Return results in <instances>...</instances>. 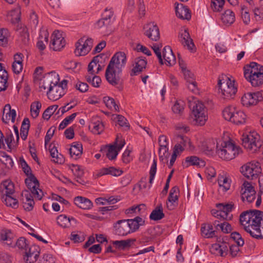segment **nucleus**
<instances>
[{
	"mask_svg": "<svg viewBox=\"0 0 263 263\" xmlns=\"http://www.w3.org/2000/svg\"><path fill=\"white\" fill-rule=\"evenodd\" d=\"M41 107L42 104L40 101H35L31 103L30 105V112L33 118H36L38 117Z\"/></svg>",
	"mask_w": 263,
	"mask_h": 263,
	"instance_id": "37998d69",
	"label": "nucleus"
},
{
	"mask_svg": "<svg viewBox=\"0 0 263 263\" xmlns=\"http://www.w3.org/2000/svg\"><path fill=\"white\" fill-rule=\"evenodd\" d=\"M126 63V56L124 52H117L111 58L105 71L107 81L118 89H123V80L121 78L122 69Z\"/></svg>",
	"mask_w": 263,
	"mask_h": 263,
	"instance_id": "f257e3e1",
	"label": "nucleus"
},
{
	"mask_svg": "<svg viewBox=\"0 0 263 263\" xmlns=\"http://www.w3.org/2000/svg\"><path fill=\"white\" fill-rule=\"evenodd\" d=\"M242 143L245 148L252 153L257 152L262 145L260 136L255 132L243 135Z\"/></svg>",
	"mask_w": 263,
	"mask_h": 263,
	"instance_id": "0eeeda50",
	"label": "nucleus"
},
{
	"mask_svg": "<svg viewBox=\"0 0 263 263\" xmlns=\"http://www.w3.org/2000/svg\"><path fill=\"white\" fill-rule=\"evenodd\" d=\"M114 12L112 8H106L102 14V18L113 22Z\"/></svg>",
	"mask_w": 263,
	"mask_h": 263,
	"instance_id": "bf43d9fd",
	"label": "nucleus"
},
{
	"mask_svg": "<svg viewBox=\"0 0 263 263\" xmlns=\"http://www.w3.org/2000/svg\"><path fill=\"white\" fill-rule=\"evenodd\" d=\"M242 153L241 148L230 138L228 133H223L221 139L217 140L216 155L222 160L230 161Z\"/></svg>",
	"mask_w": 263,
	"mask_h": 263,
	"instance_id": "7ed1b4c3",
	"label": "nucleus"
},
{
	"mask_svg": "<svg viewBox=\"0 0 263 263\" xmlns=\"http://www.w3.org/2000/svg\"><path fill=\"white\" fill-rule=\"evenodd\" d=\"M178 37L179 41L184 47H186L191 52L195 51V45L187 30H184L180 32Z\"/></svg>",
	"mask_w": 263,
	"mask_h": 263,
	"instance_id": "f3484780",
	"label": "nucleus"
},
{
	"mask_svg": "<svg viewBox=\"0 0 263 263\" xmlns=\"http://www.w3.org/2000/svg\"><path fill=\"white\" fill-rule=\"evenodd\" d=\"M77 113H73L71 115L65 118L60 124L59 129L61 130L64 129L73 120L76 118Z\"/></svg>",
	"mask_w": 263,
	"mask_h": 263,
	"instance_id": "3c124183",
	"label": "nucleus"
},
{
	"mask_svg": "<svg viewBox=\"0 0 263 263\" xmlns=\"http://www.w3.org/2000/svg\"><path fill=\"white\" fill-rule=\"evenodd\" d=\"M260 65L255 62H251L248 67H244V72H248V70L255 71V72H262L260 68H259Z\"/></svg>",
	"mask_w": 263,
	"mask_h": 263,
	"instance_id": "680f3d73",
	"label": "nucleus"
},
{
	"mask_svg": "<svg viewBox=\"0 0 263 263\" xmlns=\"http://www.w3.org/2000/svg\"><path fill=\"white\" fill-rule=\"evenodd\" d=\"M66 45V41L59 31H55L51 35L50 48L54 51H60Z\"/></svg>",
	"mask_w": 263,
	"mask_h": 263,
	"instance_id": "9b49d317",
	"label": "nucleus"
},
{
	"mask_svg": "<svg viewBox=\"0 0 263 263\" xmlns=\"http://www.w3.org/2000/svg\"><path fill=\"white\" fill-rule=\"evenodd\" d=\"M112 23V21L101 18L96 23V27L102 29L105 33H108L111 30L110 26Z\"/></svg>",
	"mask_w": 263,
	"mask_h": 263,
	"instance_id": "e433bc0d",
	"label": "nucleus"
},
{
	"mask_svg": "<svg viewBox=\"0 0 263 263\" xmlns=\"http://www.w3.org/2000/svg\"><path fill=\"white\" fill-rule=\"evenodd\" d=\"M173 111L175 114H181L184 109V103L183 102L177 101L172 108Z\"/></svg>",
	"mask_w": 263,
	"mask_h": 263,
	"instance_id": "4d7b16f0",
	"label": "nucleus"
},
{
	"mask_svg": "<svg viewBox=\"0 0 263 263\" xmlns=\"http://www.w3.org/2000/svg\"><path fill=\"white\" fill-rule=\"evenodd\" d=\"M1 240L3 241H6V243L8 246H11L13 244V234L9 230H4L1 233Z\"/></svg>",
	"mask_w": 263,
	"mask_h": 263,
	"instance_id": "58836bf2",
	"label": "nucleus"
},
{
	"mask_svg": "<svg viewBox=\"0 0 263 263\" xmlns=\"http://www.w3.org/2000/svg\"><path fill=\"white\" fill-rule=\"evenodd\" d=\"M229 245L224 242L220 243H215V254L222 257L226 256L228 254Z\"/></svg>",
	"mask_w": 263,
	"mask_h": 263,
	"instance_id": "f704fd0d",
	"label": "nucleus"
},
{
	"mask_svg": "<svg viewBox=\"0 0 263 263\" xmlns=\"http://www.w3.org/2000/svg\"><path fill=\"white\" fill-rule=\"evenodd\" d=\"M135 241L136 239L130 238L126 240L114 241L112 244L115 245L119 249L124 250L130 248Z\"/></svg>",
	"mask_w": 263,
	"mask_h": 263,
	"instance_id": "473e14b6",
	"label": "nucleus"
},
{
	"mask_svg": "<svg viewBox=\"0 0 263 263\" xmlns=\"http://www.w3.org/2000/svg\"><path fill=\"white\" fill-rule=\"evenodd\" d=\"M189 106L192 110L191 116L195 124L203 125L207 120L206 111L204 104L199 101H189Z\"/></svg>",
	"mask_w": 263,
	"mask_h": 263,
	"instance_id": "423d86ee",
	"label": "nucleus"
},
{
	"mask_svg": "<svg viewBox=\"0 0 263 263\" xmlns=\"http://www.w3.org/2000/svg\"><path fill=\"white\" fill-rule=\"evenodd\" d=\"M114 230L115 234L119 236H124L130 233V228L125 219L120 220L115 223Z\"/></svg>",
	"mask_w": 263,
	"mask_h": 263,
	"instance_id": "dca6fc26",
	"label": "nucleus"
},
{
	"mask_svg": "<svg viewBox=\"0 0 263 263\" xmlns=\"http://www.w3.org/2000/svg\"><path fill=\"white\" fill-rule=\"evenodd\" d=\"M22 195L23 197L22 200L24 210L26 211H32L34 207V201L31 194L28 191H25L22 193Z\"/></svg>",
	"mask_w": 263,
	"mask_h": 263,
	"instance_id": "5701e85b",
	"label": "nucleus"
},
{
	"mask_svg": "<svg viewBox=\"0 0 263 263\" xmlns=\"http://www.w3.org/2000/svg\"><path fill=\"white\" fill-rule=\"evenodd\" d=\"M82 152L83 147L81 142H75L72 143L71 147L69 149V153L71 157L77 160L81 156Z\"/></svg>",
	"mask_w": 263,
	"mask_h": 263,
	"instance_id": "cd10ccee",
	"label": "nucleus"
},
{
	"mask_svg": "<svg viewBox=\"0 0 263 263\" xmlns=\"http://www.w3.org/2000/svg\"><path fill=\"white\" fill-rule=\"evenodd\" d=\"M168 148L167 146L160 147L159 150V158L161 161H163L164 158H167L169 156L168 152Z\"/></svg>",
	"mask_w": 263,
	"mask_h": 263,
	"instance_id": "052dcab7",
	"label": "nucleus"
},
{
	"mask_svg": "<svg viewBox=\"0 0 263 263\" xmlns=\"http://www.w3.org/2000/svg\"><path fill=\"white\" fill-rule=\"evenodd\" d=\"M57 222L59 226L63 228H68L70 227L69 217L65 215H60L57 217Z\"/></svg>",
	"mask_w": 263,
	"mask_h": 263,
	"instance_id": "8fccbe9b",
	"label": "nucleus"
},
{
	"mask_svg": "<svg viewBox=\"0 0 263 263\" xmlns=\"http://www.w3.org/2000/svg\"><path fill=\"white\" fill-rule=\"evenodd\" d=\"M217 79V93L220 99L226 101L233 99L237 92L235 80L224 74L219 75Z\"/></svg>",
	"mask_w": 263,
	"mask_h": 263,
	"instance_id": "20e7f679",
	"label": "nucleus"
},
{
	"mask_svg": "<svg viewBox=\"0 0 263 263\" xmlns=\"http://www.w3.org/2000/svg\"><path fill=\"white\" fill-rule=\"evenodd\" d=\"M161 47V45H160L157 44H154L152 47V49H153L155 53L158 57L159 59V62L161 65H163L164 64L162 57L161 55V53L160 50V48Z\"/></svg>",
	"mask_w": 263,
	"mask_h": 263,
	"instance_id": "6e6d98bb",
	"label": "nucleus"
},
{
	"mask_svg": "<svg viewBox=\"0 0 263 263\" xmlns=\"http://www.w3.org/2000/svg\"><path fill=\"white\" fill-rule=\"evenodd\" d=\"M16 117V111L14 109H11L10 104H6L3 109V116L2 117V121L7 124L11 119V122L14 123Z\"/></svg>",
	"mask_w": 263,
	"mask_h": 263,
	"instance_id": "4be33fe9",
	"label": "nucleus"
},
{
	"mask_svg": "<svg viewBox=\"0 0 263 263\" xmlns=\"http://www.w3.org/2000/svg\"><path fill=\"white\" fill-rule=\"evenodd\" d=\"M84 42V37L79 39L76 43V49L74 53L77 56H83L87 54L89 51L86 48L85 44H82Z\"/></svg>",
	"mask_w": 263,
	"mask_h": 263,
	"instance_id": "72a5a7b5",
	"label": "nucleus"
},
{
	"mask_svg": "<svg viewBox=\"0 0 263 263\" xmlns=\"http://www.w3.org/2000/svg\"><path fill=\"white\" fill-rule=\"evenodd\" d=\"M103 102L105 104L106 107L109 109L114 108L115 110L118 112L119 111V106L116 103L115 100L109 97H104L103 98Z\"/></svg>",
	"mask_w": 263,
	"mask_h": 263,
	"instance_id": "49530a36",
	"label": "nucleus"
},
{
	"mask_svg": "<svg viewBox=\"0 0 263 263\" xmlns=\"http://www.w3.org/2000/svg\"><path fill=\"white\" fill-rule=\"evenodd\" d=\"M157 172V161L155 159H154L153 164L151 167V169L149 171V183L150 185L148 187L150 188L151 187L152 184L153 183V180L155 178V176Z\"/></svg>",
	"mask_w": 263,
	"mask_h": 263,
	"instance_id": "603ef678",
	"label": "nucleus"
},
{
	"mask_svg": "<svg viewBox=\"0 0 263 263\" xmlns=\"http://www.w3.org/2000/svg\"><path fill=\"white\" fill-rule=\"evenodd\" d=\"M222 116L225 120L237 125L246 122L247 116L245 112L233 105L226 107L222 110Z\"/></svg>",
	"mask_w": 263,
	"mask_h": 263,
	"instance_id": "39448f33",
	"label": "nucleus"
},
{
	"mask_svg": "<svg viewBox=\"0 0 263 263\" xmlns=\"http://www.w3.org/2000/svg\"><path fill=\"white\" fill-rule=\"evenodd\" d=\"M164 217V214L163 213V208L161 204L158 205L151 213L149 218L153 220H161Z\"/></svg>",
	"mask_w": 263,
	"mask_h": 263,
	"instance_id": "c9c22d12",
	"label": "nucleus"
},
{
	"mask_svg": "<svg viewBox=\"0 0 263 263\" xmlns=\"http://www.w3.org/2000/svg\"><path fill=\"white\" fill-rule=\"evenodd\" d=\"M3 187L5 190L4 195H11L14 192V186L13 183L11 180H6L4 181L2 184L1 188Z\"/></svg>",
	"mask_w": 263,
	"mask_h": 263,
	"instance_id": "a19ab883",
	"label": "nucleus"
},
{
	"mask_svg": "<svg viewBox=\"0 0 263 263\" xmlns=\"http://www.w3.org/2000/svg\"><path fill=\"white\" fill-rule=\"evenodd\" d=\"M241 198L242 201L252 202L256 198V191L250 182L245 181L241 189Z\"/></svg>",
	"mask_w": 263,
	"mask_h": 263,
	"instance_id": "1a4fd4ad",
	"label": "nucleus"
},
{
	"mask_svg": "<svg viewBox=\"0 0 263 263\" xmlns=\"http://www.w3.org/2000/svg\"><path fill=\"white\" fill-rule=\"evenodd\" d=\"M227 220H215V229L218 231H221L224 233H229L232 231L231 226L226 221Z\"/></svg>",
	"mask_w": 263,
	"mask_h": 263,
	"instance_id": "2f4dec72",
	"label": "nucleus"
},
{
	"mask_svg": "<svg viewBox=\"0 0 263 263\" xmlns=\"http://www.w3.org/2000/svg\"><path fill=\"white\" fill-rule=\"evenodd\" d=\"M239 221L252 237L263 238V212L256 210L245 211L240 214Z\"/></svg>",
	"mask_w": 263,
	"mask_h": 263,
	"instance_id": "f03ea898",
	"label": "nucleus"
},
{
	"mask_svg": "<svg viewBox=\"0 0 263 263\" xmlns=\"http://www.w3.org/2000/svg\"><path fill=\"white\" fill-rule=\"evenodd\" d=\"M262 93L260 91L248 92L241 99V103L247 107L255 105L262 99Z\"/></svg>",
	"mask_w": 263,
	"mask_h": 263,
	"instance_id": "9d476101",
	"label": "nucleus"
},
{
	"mask_svg": "<svg viewBox=\"0 0 263 263\" xmlns=\"http://www.w3.org/2000/svg\"><path fill=\"white\" fill-rule=\"evenodd\" d=\"M147 61L145 58L138 57L135 59V65L130 73V76H137L145 68Z\"/></svg>",
	"mask_w": 263,
	"mask_h": 263,
	"instance_id": "6ab92c4d",
	"label": "nucleus"
},
{
	"mask_svg": "<svg viewBox=\"0 0 263 263\" xmlns=\"http://www.w3.org/2000/svg\"><path fill=\"white\" fill-rule=\"evenodd\" d=\"M175 11L177 16L181 19L189 20L191 17L189 8L187 6H183V4H178L175 7Z\"/></svg>",
	"mask_w": 263,
	"mask_h": 263,
	"instance_id": "bb28decb",
	"label": "nucleus"
},
{
	"mask_svg": "<svg viewBox=\"0 0 263 263\" xmlns=\"http://www.w3.org/2000/svg\"><path fill=\"white\" fill-rule=\"evenodd\" d=\"M89 127L92 128L93 133L100 134L104 129V125L102 122L97 121V122H91Z\"/></svg>",
	"mask_w": 263,
	"mask_h": 263,
	"instance_id": "de8ad7c7",
	"label": "nucleus"
},
{
	"mask_svg": "<svg viewBox=\"0 0 263 263\" xmlns=\"http://www.w3.org/2000/svg\"><path fill=\"white\" fill-rule=\"evenodd\" d=\"M215 218L220 220H227L228 218V213H225L224 211H220L218 210H215Z\"/></svg>",
	"mask_w": 263,
	"mask_h": 263,
	"instance_id": "e2e57ef3",
	"label": "nucleus"
},
{
	"mask_svg": "<svg viewBox=\"0 0 263 263\" xmlns=\"http://www.w3.org/2000/svg\"><path fill=\"white\" fill-rule=\"evenodd\" d=\"M57 78H59V75L55 72L52 71L48 73L47 76L44 77V79L43 80L41 87L43 88L44 89L48 88L49 90L50 87L54 85V83H55V81Z\"/></svg>",
	"mask_w": 263,
	"mask_h": 263,
	"instance_id": "b1692460",
	"label": "nucleus"
},
{
	"mask_svg": "<svg viewBox=\"0 0 263 263\" xmlns=\"http://www.w3.org/2000/svg\"><path fill=\"white\" fill-rule=\"evenodd\" d=\"M118 154L117 146L115 145H111L107 146V150L106 154V157L109 160H112L116 158Z\"/></svg>",
	"mask_w": 263,
	"mask_h": 263,
	"instance_id": "c03bdc74",
	"label": "nucleus"
},
{
	"mask_svg": "<svg viewBox=\"0 0 263 263\" xmlns=\"http://www.w3.org/2000/svg\"><path fill=\"white\" fill-rule=\"evenodd\" d=\"M123 173V171L119 168L110 166L108 167H104L100 170V172L97 174V176L100 177L103 175H110L113 176L118 177L121 175Z\"/></svg>",
	"mask_w": 263,
	"mask_h": 263,
	"instance_id": "c85d7f7f",
	"label": "nucleus"
},
{
	"mask_svg": "<svg viewBox=\"0 0 263 263\" xmlns=\"http://www.w3.org/2000/svg\"><path fill=\"white\" fill-rule=\"evenodd\" d=\"M74 204L81 209L89 210L92 207V202L89 199L82 197L77 196L74 199Z\"/></svg>",
	"mask_w": 263,
	"mask_h": 263,
	"instance_id": "a878e982",
	"label": "nucleus"
},
{
	"mask_svg": "<svg viewBox=\"0 0 263 263\" xmlns=\"http://www.w3.org/2000/svg\"><path fill=\"white\" fill-rule=\"evenodd\" d=\"M231 237L238 246H243L244 245V240L238 232H232L231 234Z\"/></svg>",
	"mask_w": 263,
	"mask_h": 263,
	"instance_id": "864d4df0",
	"label": "nucleus"
},
{
	"mask_svg": "<svg viewBox=\"0 0 263 263\" xmlns=\"http://www.w3.org/2000/svg\"><path fill=\"white\" fill-rule=\"evenodd\" d=\"M240 247V246H238V245H231V246H229L230 253L232 256L235 257L240 254V251L239 249Z\"/></svg>",
	"mask_w": 263,
	"mask_h": 263,
	"instance_id": "338daca9",
	"label": "nucleus"
},
{
	"mask_svg": "<svg viewBox=\"0 0 263 263\" xmlns=\"http://www.w3.org/2000/svg\"><path fill=\"white\" fill-rule=\"evenodd\" d=\"M182 165L183 167H188L190 166H196L198 167L204 166L205 162L196 156L186 157Z\"/></svg>",
	"mask_w": 263,
	"mask_h": 263,
	"instance_id": "aec40b11",
	"label": "nucleus"
},
{
	"mask_svg": "<svg viewBox=\"0 0 263 263\" xmlns=\"http://www.w3.org/2000/svg\"><path fill=\"white\" fill-rule=\"evenodd\" d=\"M59 79L57 78L54 83L52 86H50L49 89L47 92L48 98L51 100L56 101L65 93V91L63 89V87H60L58 85Z\"/></svg>",
	"mask_w": 263,
	"mask_h": 263,
	"instance_id": "ddd939ff",
	"label": "nucleus"
},
{
	"mask_svg": "<svg viewBox=\"0 0 263 263\" xmlns=\"http://www.w3.org/2000/svg\"><path fill=\"white\" fill-rule=\"evenodd\" d=\"M218 189L217 191L220 196H222L231 187V180L227 176V174L223 172L220 174L217 178Z\"/></svg>",
	"mask_w": 263,
	"mask_h": 263,
	"instance_id": "4468645a",
	"label": "nucleus"
},
{
	"mask_svg": "<svg viewBox=\"0 0 263 263\" xmlns=\"http://www.w3.org/2000/svg\"><path fill=\"white\" fill-rule=\"evenodd\" d=\"M240 171L249 179H256L261 173L260 164L255 161L248 162L240 167Z\"/></svg>",
	"mask_w": 263,
	"mask_h": 263,
	"instance_id": "6e6552de",
	"label": "nucleus"
},
{
	"mask_svg": "<svg viewBox=\"0 0 263 263\" xmlns=\"http://www.w3.org/2000/svg\"><path fill=\"white\" fill-rule=\"evenodd\" d=\"M71 171L77 178L81 177L84 174L83 171L81 168L80 166L78 165H72Z\"/></svg>",
	"mask_w": 263,
	"mask_h": 263,
	"instance_id": "69168bd1",
	"label": "nucleus"
},
{
	"mask_svg": "<svg viewBox=\"0 0 263 263\" xmlns=\"http://www.w3.org/2000/svg\"><path fill=\"white\" fill-rule=\"evenodd\" d=\"M58 105H54L52 106H49L44 111L42 117L44 119L48 120L52 115L55 111V110L58 109Z\"/></svg>",
	"mask_w": 263,
	"mask_h": 263,
	"instance_id": "09e8293b",
	"label": "nucleus"
},
{
	"mask_svg": "<svg viewBox=\"0 0 263 263\" xmlns=\"http://www.w3.org/2000/svg\"><path fill=\"white\" fill-rule=\"evenodd\" d=\"M179 193V188L177 186L173 187L170 192L167 200L169 203L166 202L167 208L168 210L174 209L175 207L174 203L178 200V194Z\"/></svg>",
	"mask_w": 263,
	"mask_h": 263,
	"instance_id": "393cba45",
	"label": "nucleus"
},
{
	"mask_svg": "<svg viewBox=\"0 0 263 263\" xmlns=\"http://www.w3.org/2000/svg\"><path fill=\"white\" fill-rule=\"evenodd\" d=\"M182 69L187 83H193V81H195L194 74L192 72L186 69V68H182Z\"/></svg>",
	"mask_w": 263,
	"mask_h": 263,
	"instance_id": "13d9d810",
	"label": "nucleus"
},
{
	"mask_svg": "<svg viewBox=\"0 0 263 263\" xmlns=\"http://www.w3.org/2000/svg\"><path fill=\"white\" fill-rule=\"evenodd\" d=\"M201 232L202 236L210 238L214 237V230L212 225L210 224H203L201 228Z\"/></svg>",
	"mask_w": 263,
	"mask_h": 263,
	"instance_id": "ea45409f",
	"label": "nucleus"
},
{
	"mask_svg": "<svg viewBox=\"0 0 263 263\" xmlns=\"http://www.w3.org/2000/svg\"><path fill=\"white\" fill-rule=\"evenodd\" d=\"M2 200L8 206L12 207L13 209H16L18 206L17 200L13 198L11 195H3L2 197Z\"/></svg>",
	"mask_w": 263,
	"mask_h": 263,
	"instance_id": "79ce46f5",
	"label": "nucleus"
},
{
	"mask_svg": "<svg viewBox=\"0 0 263 263\" xmlns=\"http://www.w3.org/2000/svg\"><path fill=\"white\" fill-rule=\"evenodd\" d=\"M220 20L224 25L230 26L235 22V14L232 10H227L222 14Z\"/></svg>",
	"mask_w": 263,
	"mask_h": 263,
	"instance_id": "7c9ffc66",
	"label": "nucleus"
},
{
	"mask_svg": "<svg viewBox=\"0 0 263 263\" xmlns=\"http://www.w3.org/2000/svg\"><path fill=\"white\" fill-rule=\"evenodd\" d=\"M3 163L5 165L6 167L9 169L12 168L13 166V161L12 160V158L8 155L5 154L3 156Z\"/></svg>",
	"mask_w": 263,
	"mask_h": 263,
	"instance_id": "0e129e2a",
	"label": "nucleus"
},
{
	"mask_svg": "<svg viewBox=\"0 0 263 263\" xmlns=\"http://www.w3.org/2000/svg\"><path fill=\"white\" fill-rule=\"evenodd\" d=\"M48 33L46 31H41L39 40L36 43V47L41 51L44 50L46 45L44 41L47 44L48 42Z\"/></svg>",
	"mask_w": 263,
	"mask_h": 263,
	"instance_id": "4c0bfd02",
	"label": "nucleus"
},
{
	"mask_svg": "<svg viewBox=\"0 0 263 263\" xmlns=\"http://www.w3.org/2000/svg\"><path fill=\"white\" fill-rule=\"evenodd\" d=\"M39 249L37 246H32L29 248L28 250L26 249V255L24 258L26 262L34 263L37 260L40 254Z\"/></svg>",
	"mask_w": 263,
	"mask_h": 263,
	"instance_id": "a211bd4d",
	"label": "nucleus"
},
{
	"mask_svg": "<svg viewBox=\"0 0 263 263\" xmlns=\"http://www.w3.org/2000/svg\"><path fill=\"white\" fill-rule=\"evenodd\" d=\"M241 10V18L243 23L246 24H248L250 22V16L247 8L245 6H242Z\"/></svg>",
	"mask_w": 263,
	"mask_h": 263,
	"instance_id": "5fc2aeb1",
	"label": "nucleus"
},
{
	"mask_svg": "<svg viewBox=\"0 0 263 263\" xmlns=\"http://www.w3.org/2000/svg\"><path fill=\"white\" fill-rule=\"evenodd\" d=\"M162 59L164 60V63L167 66H172L176 63V58L171 48L167 46H165L163 49Z\"/></svg>",
	"mask_w": 263,
	"mask_h": 263,
	"instance_id": "412c9836",
	"label": "nucleus"
},
{
	"mask_svg": "<svg viewBox=\"0 0 263 263\" xmlns=\"http://www.w3.org/2000/svg\"><path fill=\"white\" fill-rule=\"evenodd\" d=\"M234 204L232 202L226 204L223 203L216 204L217 210L220 211H224L225 213L228 214H229L234 209Z\"/></svg>",
	"mask_w": 263,
	"mask_h": 263,
	"instance_id": "a18cd8bd",
	"label": "nucleus"
},
{
	"mask_svg": "<svg viewBox=\"0 0 263 263\" xmlns=\"http://www.w3.org/2000/svg\"><path fill=\"white\" fill-rule=\"evenodd\" d=\"M144 34L153 41H157L160 38L158 27L154 23H149L143 27Z\"/></svg>",
	"mask_w": 263,
	"mask_h": 263,
	"instance_id": "2eb2a0df",
	"label": "nucleus"
},
{
	"mask_svg": "<svg viewBox=\"0 0 263 263\" xmlns=\"http://www.w3.org/2000/svg\"><path fill=\"white\" fill-rule=\"evenodd\" d=\"M246 79L251 83L253 87H258L263 84V71L255 72L252 71L244 72Z\"/></svg>",
	"mask_w": 263,
	"mask_h": 263,
	"instance_id": "f8f14e48",
	"label": "nucleus"
},
{
	"mask_svg": "<svg viewBox=\"0 0 263 263\" xmlns=\"http://www.w3.org/2000/svg\"><path fill=\"white\" fill-rule=\"evenodd\" d=\"M7 29H0V45L4 46L7 44L8 40L6 36Z\"/></svg>",
	"mask_w": 263,
	"mask_h": 263,
	"instance_id": "774afa93",
	"label": "nucleus"
},
{
	"mask_svg": "<svg viewBox=\"0 0 263 263\" xmlns=\"http://www.w3.org/2000/svg\"><path fill=\"white\" fill-rule=\"evenodd\" d=\"M16 30L18 31L20 38L23 44L28 45L29 43V34L28 29L26 26H23L22 24H18Z\"/></svg>",
	"mask_w": 263,
	"mask_h": 263,
	"instance_id": "c756f323",
	"label": "nucleus"
}]
</instances>
